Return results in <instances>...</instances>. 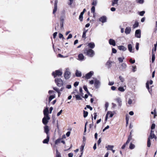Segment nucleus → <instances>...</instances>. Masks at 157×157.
<instances>
[{
	"mask_svg": "<svg viewBox=\"0 0 157 157\" xmlns=\"http://www.w3.org/2000/svg\"><path fill=\"white\" fill-rule=\"evenodd\" d=\"M84 53L90 57H93L95 54L94 51L91 49H85L84 51Z\"/></svg>",
	"mask_w": 157,
	"mask_h": 157,
	"instance_id": "1",
	"label": "nucleus"
},
{
	"mask_svg": "<svg viewBox=\"0 0 157 157\" xmlns=\"http://www.w3.org/2000/svg\"><path fill=\"white\" fill-rule=\"evenodd\" d=\"M55 82L57 86H58L60 87L63 85V82L60 78H56L55 79Z\"/></svg>",
	"mask_w": 157,
	"mask_h": 157,
	"instance_id": "2",
	"label": "nucleus"
},
{
	"mask_svg": "<svg viewBox=\"0 0 157 157\" xmlns=\"http://www.w3.org/2000/svg\"><path fill=\"white\" fill-rule=\"evenodd\" d=\"M62 74V72L60 70H56L55 72H53L52 73V75L55 78L57 76H61Z\"/></svg>",
	"mask_w": 157,
	"mask_h": 157,
	"instance_id": "3",
	"label": "nucleus"
},
{
	"mask_svg": "<svg viewBox=\"0 0 157 157\" xmlns=\"http://www.w3.org/2000/svg\"><path fill=\"white\" fill-rule=\"evenodd\" d=\"M153 83V81L151 80L150 81H147L146 83V87L148 89L149 92L150 93L151 91V90L150 89V88L149 87V84L151 85Z\"/></svg>",
	"mask_w": 157,
	"mask_h": 157,
	"instance_id": "4",
	"label": "nucleus"
},
{
	"mask_svg": "<svg viewBox=\"0 0 157 157\" xmlns=\"http://www.w3.org/2000/svg\"><path fill=\"white\" fill-rule=\"evenodd\" d=\"M70 72L67 69L64 74V76L66 79H68L70 77Z\"/></svg>",
	"mask_w": 157,
	"mask_h": 157,
	"instance_id": "5",
	"label": "nucleus"
},
{
	"mask_svg": "<svg viewBox=\"0 0 157 157\" xmlns=\"http://www.w3.org/2000/svg\"><path fill=\"white\" fill-rule=\"evenodd\" d=\"M113 114L112 113L111 111H108L106 115L105 120V122L107 121L108 117H113Z\"/></svg>",
	"mask_w": 157,
	"mask_h": 157,
	"instance_id": "6",
	"label": "nucleus"
},
{
	"mask_svg": "<svg viewBox=\"0 0 157 157\" xmlns=\"http://www.w3.org/2000/svg\"><path fill=\"white\" fill-rule=\"evenodd\" d=\"M100 85V82L97 79H94V86L96 88H99Z\"/></svg>",
	"mask_w": 157,
	"mask_h": 157,
	"instance_id": "7",
	"label": "nucleus"
},
{
	"mask_svg": "<svg viewBox=\"0 0 157 157\" xmlns=\"http://www.w3.org/2000/svg\"><path fill=\"white\" fill-rule=\"evenodd\" d=\"M94 72L93 71H90L89 73L86 74L85 77L87 79L90 78L93 75Z\"/></svg>",
	"mask_w": 157,
	"mask_h": 157,
	"instance_id": "8",
	"label": "nucleus"
},
{
	"mask_svg": "<svg viewBox=\"0 0 157 157\" xmlns=\"http://www.w3.org/2000/svg\"><path fill=\"white\" fill-rule=\"evenodd\" d=\"M135 36L138 38L141 37V30L140 29L136 30L135 32Z\"/></svg>",
	"mask_w": 157,
	"mask_h": 157,
	"instance_id": "9",
	"label": "nucleus"
},
{
	"mask_svg": "<svg viewBox=\"0 0 157 157\" xmlns=\"http://www.w3.org/2000/svg\"><path fill=\"white\" fill-rule=\"evenodd\" d=\"M43 112L44 116H46L48 119H50V118L49 117L48 115V108H46L44 110Z\"/></svg>",
	"mask_w": 157,
	"mask_h": 157,
	"instance_id": "10",
	"label": "nucleus"
},
{
	"mask_svg": "<svg viewBox=\"0 0 157 157\" xmlns=\"http://www.w3.org/2000/svg\"><path fill=\"white\" fill-rule=\"evenodd\" d=\"M154 132L152 130H151V132L150 136H149L148 138L150 139H152L153 138L156 139V137L154 134Z\"/></svg>",
	"mask_w": 157,
	"mask_h": 157,
	"instance_id": "11",
	"label": "nucleus"
},
{
	"mask_svg": "<svg viewBox=\"0 0 157 157\" xmlns=\"http://www.w3.org/2000/svg\"><path fill=\"white\" fill-rule=\"evenodd\" d=\"M106 17L105 16H103L100 17L99 19V21L103 23L105 22L106 21Z\"/></svg>",
	"mask_w": 157,
	"mask_h": 157,
	"instance_id": "12",
	"label": "nucleus"
},
{
	"mask_svg": "<svg viewBox=\"0 0 157 157\" xmlns=\"http://www.w3.org/2000/svg\"><path fill=\"white\" fill-rule=\"evenodd\" d=\"M109 43L110 45H112L113 46H115L116 45L115 41L112 39H109Z\"/></svg>",
	"mask_w": 157,
	"mask_h": 157,
	"instance_id": "13",
	"label": "nucleus"
},
{
	"mask_svg": "<svg viewBox=\"0 0 157 157\" xmlns=\"http://www.w3.org/2000/svg\"><path fill=\"white\" fill-rule=\"evenodd\" d=\"M86 11V10L85 9H84L83 10L82 12L81 13L79 16V19L81 21H82L83 19V15L85 13Z\"/></svg>",
	"mask_w": 157,
	"mask_h": 157,
	"instance_id": "14",
	"label": "nucleus"
},
{
	"mask_svg": "<svg viewBox=\"0 0 157 157\" xmlns=\"http://www.w3.org/2000/svg\"><path fill=\"white\" fill-rule=\"evenodd\" d=\"M49 119H48L46 116H44L42 119L43 123L45 125L47 124L48 122V120Z\"/></svg>",
	"mask_w": 157,
	"mask_h": 157,
	"instance_id": "15",
	"label": "nucleus"
},
{
	"mask_svg": "<svg viewBox=\"0 0 157 157\" xmlns=\"http://www.w3.org/2000/svg\"><path fill=\"white\" fill-rule=\"evenodd\" d=\"M78 59L80 61H82L84 59V56L82 54H80L78 55Z\"/></svg>",
	"mask_w": 157,
	"mask_h": 157,
	"instance_id": "16",
	"label": "nucleus"
},
{
	"mask_svg": "<svg viewBox=\"0 0 157 157\" xmlns=\"http://www.w3.org/2000/svg\"><path fill=\"white\" fill-rule=\"evenodd\" d=\"M88 46L89 48L91 49H93L94 48L95 45L94 43L90 42L88 44Z\"/></svg>",
	"mask_w": 157,
	"mask_h": 157,
	"instance_id": "17",
	"label": "nucleus"
},
{
	"mask_svg": "<svg viewBox=\"0 0 157 157\" xmlns=\"http://www.w3.org/2000/svg\"><path fill=\"white\" fill-rule=\"evenodd\" d=\"M115 100L118 103L119 106H121L122 105V101L121 98H116Z\"/></svg>",
	"mask_w": 157,
	"mask_h": 157,
	"instance_id": "18",
	"label": "nucleus"
},
{
	"mask_svg": "<svg viewBox=\"0 0 157 157\" xmlns=\"http://www.w3.org/2000/svg\"><path fill=\"white\" fill-rule=\"evenodd\" d=\"M126 67L127 65L125 63H122L119 68L121 70H123L125 69L126 68Z\"/></svg>",
	"mask_w": 157,
	"mask_h": 157,
	"instance_id": "19",
	"label": "nucleus"
},
{
	"mask_svg": "<svg viewBox=\"0 0 157 157\" xmlns=\"http://www.w3.org/2000/svg\"><path fill=\"white\" fill-rule=\"evenodd\" d=\"M118 48L119 50L123 51H125L127 50V48L122 45L118 46Z\"/></svg>",
	"mask_w": 157,
	"mask_h": 157,
	"instance_id": "20",
	"label": "nucleus"
},
{
	"mask_svg": "<svg viewBox=\"0 0 157 157\" xmlns=\"http://www.w3.org/2000/svg\"><path fill=\"white\" fill-rule=\"evenodd\" d=\"M49 140V135H47V138L44 139L43 141L44 144H48Z\"/></svg>",
	"mask_w": 157,
	"mask_h": 157,
	"instance_id": "21",
	"label": "nucleus"
},
{
	"mask_svg": "<svg viewBox=\"0 0 157 157\" xmlns=\"http://www.w3.org/2000/svg\"><path fill=\"white\" fill-rule=\"evenodd\" d=\"M131 31V29L130 27H127L125 29V33L126 34H129L130 33Z\"/></svg>",
	"mask_w": 157,
	"mask_h": 157,
	"instance_id": "22",
	"label": "nucleus"
},
{
	"mask_svg": "<svg viewBox=\"0 0 157 157\" xmlns=\"http://www.w3.org/2000/svg\"><path fill=\"white\" fill-rule=\"evenodd\" d=\"M75 75L77 77H80L82 76V73L81 71L77 70L76 71Z\"/></svg>",
	"mask_w": 157,
	"mask_h": 157,
	"instance_id": "23",
	"label": "nucleus"
},
{
	"mask_svg": "<svg viewBox=\"0 0 157 157\" xmlns=\"http://www.w3.org/2000/svg\"><path fill=\"white\" fill-rule=\"evenodd\" d=\"M44 130L45 132L46 133L47 135L48 134V132L49 129L48 126L46 125L44 127Z\"/></svg>",
	"mask_w": 157,
	"mask_h": 157,
	"instance_id": "24",
	"label": "nucleus"
},
{
	"mask_svg": "<svg viewBox=\"0 0 157 157\" xmlns=\"http://www.w3.org/2000/svg\"><path fill=\"white\" fill-rule=\"evenodd\" d=\"M114 147L113 145H108L105 147L107 150H111Z\"/></svg>",
	"mask_w": 157,
	"mask_h": 157,
	"instance_id": "25",
	"label": "nucleus"
},
{
	"mask_svg": "<svg viewBox=\"0 0 157 157\" xmlns=\"http://www.w3.org/2000/svg\"><path fill=\"white\" fill-rule=\"evenodd\" d=\"M128 50L131 52H132V44H129L128 45Z\"/></svg>",
	"mask_w": 157,
	"mask_h": 157,
	"instance_id": "26",
	"label": "nucleus"
},
{
	"mask_svg": "<svg viewBox=\"0 0 157 157\" xmlns=\"http://www.w3.org/2000/svg\"><path fill=\"white\" fill-rule=\"evenodd\" d=\"M131 132L130 135L128 136V139L126 142V144H128V143H129L130 141L131 140L132 136L131 135Z\"/></svg>",
	"mask_w": 157,
	"mask_h": 157,
	"instance_id": "27",
	"label": "nucleus"
},
{
	"mask_svg": "<svg viewBox=\"0 0 157 157\" xmlns=\"http://www.w3.org/2000/svg\"><path fill=\"white\" fill-rule=\"evenodd\" d=\"M155 53H154L153 52V50L152 52V59H151V61L152 62V63H153L155 60Z\"/></svg>",
	"mask_w": 157,
	"mask_h": 157,
	"instance_id": "28",
	"label": "nucleus"
},
{
	"mask_svg": "<svg viewBox=\"0 0 157 157\" xmlns=\"http://www.w3.org/2000/svg\"><path fill=\"white\" fill-rule=\"evenodd\" d=\"M118 90L121 92H124L125 90V89L123 87L120 86L118 88Z\"/></svg>",
	"mask_w": 157,
	"mask_h": 157,
	"instance_id": "29",
	"label": "nucleus"
},
{
	"mask_svg": "<svg viewBox=\"0 0 157 157\" xmlns=\"http://www.w3.org/2000/svg\"><path fill=\"white\" fill-rule=\"evenodd\" d=\"M136 2L137 3L143 4L144 2V0H136Z\"/></svg>",
	"mask_w": 157,
	"mask_h": 157,
	"instance_id": "30",
	"label": "nucleus"
},
{
	"mask_svg": "<svg viewBox=\"0 0 157 157\" xmlns=\"http://www.w3.org/2000/svg\"><path fill=\"white\" fill-rule=\"evenodd\" d=\"M83 88L86 91L87 93L88 94L91 95V94H90V92H89V91H88V89H87V87L86 86H83Z\"/></svg>",
	"mask_w": 157,
	"mask_h": 157,
	"instance_id": "31",
	"label": "nucleus"
},
{
	"mask_svg": "<svg viewBox=\"0 0 157 157\" xmlns=\"http://www.w3.org/2000/svg\"><path fill=\"white\" fill-rule=\"evenodd\" d=\"M91 12L92 13H94H94H95V7L94 6H93L91 9Z\"/></svg>",
	"mask_w": 157,
	"mask_h": 157,
	"instance_id": "32",
	"label": "nucleus"
},
{
	"mask_svg": "<svg viewBox=\"0 0 157 157\" xmlns=\"http://www.w3.org/2000/svg\"><path fill=\"white\" fill-rule=\"evenodd\" d=\"M84 145H82L80 148V151L81 152V155H82V154L83 153V150L84 149Z\"/></svg>",
	"mask_w": 157,
	"mask_h": 157,
	"instance_id": "33",
	"label": "nucleus"
},
{
	"mask_svg": "<svg viewBox=\"0 0 157 157\" xmlns=\"http://www.w3.org/2000/svg\"><path fill=\"white\" fill-rule=\"evenodd\" d=\"M55 98V94L54 95L50 96L49 98V102H50L54 98Z\"/></svg>",
	"mask_w": 157,
	"mask_h": 157,
	"instance_id": "34",
	"label": "nucleus"
},
{
	"mask_svg": "<svg viewBox=\"0 0 157 157\" xmlns=\"http://www.w3.org/2000/svg\"><path fill=\"white\" fill-rule=\"evenodd\" d=\"M151 145V143L150 139L149 138H148L147 141V146L148 147H150Z\"/></svg>",
	"mask_w": 157,
	"mask_h": 157,
	"instance_id": "35",
	"label": "nucleus"
},
{
	"mask_svg": "<svg viewBox=\"0 0 157 157\" xmlns=\"http://www.w3.org/2000/svg\"><path fill=\"white\" fill-rule=\"evenodd\" d=\"M139 25V23L137 21H135L134 24L133 25V27L134 28L137 27Z\"/></svg>",
	"mask_w": 157,
	"mask_h": 157,
	"instance_id": "36",
	"label": "nucleus"
},
{
	"mask_svg": "<svg viewBox=\"0 0 157 157\" xmlns=\"http://www.w3.org/2000/svg\"><path fill=\"white\" fill-rule=\"evenodd\" d=\"M151 113L152 114H154V118H155V117L156 116H157L156 111V109H155L153 112V111L151 112Z\"/></svg>",
	"mask_w": 157,
	"mask_h": 157,
	"instance_id": "37",
	"label": "nucleus"
},
{
	"mask_svg": "<svg viewBox=\"0 0 157 157\" xmlns=\"http://www.w3.org/2000/svg\"><path fill=\"white\" fill-rule=\"evenodd\" d=\"M112 62L110 61H108L106 63V65L108 66L109 68H110L111 67Z\"/></svg>",
	"mask_w": 157,
	"mask_h": 157,
	"instance_id": "38",
	"label": "nucleus"
},
{
	"mask_svg": "<svg viewBox=\"0 0 157 157\" xmlns=\"http://www.w3.org/2000/svg\"><path fill=\"white\" fill-rule=\"evenodd\" d=\"M133 100L131 98H129L128 99V104L129 105H130L132 104Z\"/></svg>",
	"mask_w": 157,
	"mask_h": 157,
	"instance_id": "39",
	"label": "nucleus"
},
{
	"mask_svg": "<svg viewBox=\"0 0 157 157\" xmlns=\"http://www.w3.org/2000/svg\"><path fill=\"white\" fill-rule=\"evenodd\" d=\"M97 3V0H93L92 4L94 6H96Z\"/></svg>",
	"mask_w": 157,
	"mask_h": 157,
	"instance_id": "40",
	"label": "nucleus"
},
{
	"mask_svg": "<svg viewBox=\"0 0 157 157\" xmlns=\"http://www.w3.org/2000/svg\"><path fill=\"white\" fill-rule=\"evenodd\" d=\"M135 147V145L133 144H132V143H131L129 147V148L131 149H134Z\"/></svg>",
	"mask_w": 157,
	"mask_h": 157,
	"instance_id": "41",
	"label": "nucleus"
},
{
	"mask_svg": "<svg viewBox=\"0 0 157 157\" xmlns=\"http://www.w3.org/2000/svg\"><path fill=\"white\" fill-rule=\"evenodd\" d=\"M124 59V57H119L118 58V60L120 63L123 62Z\"/></svg>",
	"mask_w": 157,
	"mask_h": 157,
	"instance_id": "42",
	"label": "nucleus"
},
{
	"mask_svg": "<svg viewBox=\"0 0 157 157\" xmlns=\"http://www.w3.org/2000/svg\"><path fill=\"white\" fill-rule=\"evenodd\" d=\"M75 97L77 100H79L82 99L80 96L79 94L75 95Z\"/></svg>",
	"mask_w": 157,
	"mask_h": 157,
	"instance_id": "43",
	"label": "nucleus"
},
{
	"mask_svg": "<svg viewBox=\"0 0 157 157\" xmlns=\"http://www.w3.org/2000/svg\"><path fill=\"white\" fill-rule=\"evenodd\" d=\"M118 0H113L112 1V5L113 6L115 4H117Z\"/></svg>",
	"mask_w": 157,
	"mask_h": 157,
	"instance_id": "44",
	"label": "nucleus"
},
{
	"mask_svg": "<svg viewBox=\"0 0 157 157\" xmlns=\"http://www.w3.org/2000/svg\"><path fill=\"white\" fill-rule=\"evenodd\" d=\"M136 69V66H132V70L133 72H135Z\"/></svg>",
	"mask_w": 157,
	"mask_h": 157,
	"instance_id": "45",
	"label": "nucleus"
},
{
	"mask_svg": "<svg viewBox=\"0 0 157 157\" xmlns=\"http://www.w3.org/2000/svg\"><path fill=\"white\" fill-rule=\"evenodd\" d=\"M88 112L87 111H84V117L85 118L88 115Z\"/></svg>",
	"mask_w": 157,
	"mask_h": 157,
	"instance_id": "46",
	"label": "nucleus"
},
{
	"mask_svg": "<svg viewBox=\"0 0 157 157\" xmlns=\"http://www.w3.org/2000/svg\"><path fill=\"white\" fill-rule=\"evenodd\" d=\"M69 2L68 3V5L71 6L73 4L74 0H69Z\"/></svg>",
	"mask_w": 157,
	"mask_h": 157,
	"instance_id": "47",
	"label": "nucleus"
},
{
	"mask_svg": "<svg viewBox=\"0 0 157 157\" xmlns=\"http://www.w3.org/2000/svg\"><path fill=\"white\" fill-rule=\"evenodd\" d=\"M87 31H84L83 33V34L82 37L83 38H86V33Z\"/></svg>",
	"mask_w": 157,
	"mask_h": 157,
	"instance_id": "48",
	"label": "nucleus"
},
{
	"mask_svg": "<svg viewBox=\"0 0 157 157\" xmlns=\"http://www.w3.org/2000/svg\"><path fill=\"white\" fill-rule=\"evenodd\" d=\"M59 37L60 38H62L63 40L64 39V37H63V35L61 33H59Z\"/></svg>",
	"mask_w": 157,
	"mask_h": 157,
	"instance_id": "49",
	"label": "nucleus"
},
{
	"mask_svg": "<svg viewBox=\"0 0 157 157\" xmlns=\"http://www.w3.org/2000/svg\"><path fill=\"white\" fill-rule=\"evenodd\" d=\"M57 10V6H54V8L53 10V13L54 14L56 11Z\"/></svg>",
	"mask_w": 157,
	"mask_h": 157,
	"instance_id": "50",
	"label": "nucleus"
},
{
	"mask_svg": "<svg viewBox=\"0 0 157 157\" xmlns=\"http://www.w3.org/2000/svg\"><path fill=\"white\" fill-rule=\"evenodd\" d=\"M119 78L122 82H124V78H123L122 76H120L119 77Z\"/></svg>",
	"mask_w": 157,
	"mask_h": 157,
	"instance_id": "51",
	"label": "nucleus"
},
{
	"mask_svg": "<svg viewBox=\"0 0 157 157\" xmlns=\"http://www.w3.org/2000/svg\"><path fill=\"white\" fill-rule=\"evenodd\" d=\"M145 13L144 11H142L140 12L139 14L141 16H143Z\"/></svg>",
	"mask_w": 157,
	"mask_h": 157,
	"instance_id": "52",
	"label": "nucleus"
},
{
	"mask_svg": "<svg viewBox=\"0 0 157 157\" xmlns=\"http://www.w3.org/2000/svg\"><path fill=\"white\" fill-rule=\"evenodd\" d=\"M139 44L138 43H137L136 44V48L137 50H138L139 49Z\"/></svg>",
	"mask_w": 157,
	"mask_h": 157,
	"instance_id": "53",
	"label": "nucleus"
},
{
	"mask_svg": "<svg viewBox=\"0 0 157 157\" xmlns=\"http://www.w3.org/2000/svg\"><path fill=\"white\" fill-rule=\"evenodd\" d=\"M105 107H106L105 110H106L109 106V103L108 102H106L105 104Z\"/></svg>",
	"mask_w": 157,
	"mask_h": 157,
	"instance_id": "54",
	"label": "nucleus"
},
{
	"mask_svg": "<svg viewBox=\"0 0 157 157\" xmlns=\"http://www.w3.org/2000/svg\"><path fill=\"white\" fill-rule=\"evenodd\" d=\"M112 52L113 53H115L117 52V50L114 48H113L112 49Z\"/></svg>",
	"mask_w": 157,
	"mask_h": 157,
	"instance_id": "55",
	"label": "nucleus"
},
{
	"mask_svg": "<svg viewBox=\"0 0 157 157\" xmlns=\"http://www.w3.org/2000/svg\"><path fill=\"white\" fill-rule=\"evenodd\" d=\"M155 127V124H153L151 126V129L152 130L154 129Z\"/></svg>",
	"mask_w": 157,
	"mask_h": 157,
	"instance_id": "56",
	"label": "nucleus"
},
{
	"mask_svg": "<svg viewBox=\"0 0 157 157\" xmlns=\"http://www.w3.org/2000/svg\"><path fill=\"white\" fill-rule=\"evenodd\" d=\"M114 82L113 81L112 82H109L108 83V85H109L112 86L114 84Z\"/></svg>",
	"mask_w": 157,
	"mask_h": 157,
	"instance_id": "57",
	"label": "nucleus"
},
{
	"mask_svg": "<svg viewBox=\"0 0 157 157\" xmlns=\"http://www.w3.org/2000/svg\"><path fill=\"white\" fill-rule=\"evenodd\" d=\"M71 85H67L66 86V88L68 89H71Z\"/></svg>",
	"mask_w": 157,
	"mask_h": 157,
	"instance_id": "58",
	"label": "nucleus"
},
{
	"mask_svg": "<svg viewBox=\"0 0 157 157\" xmlns=\"http://www.w3.org/2000/svg\"><path fill=\"white\" fill-rule=\"evenodd\" d=\"M60 142V139H57V140L55 142V144H57L59 143Z\"/></svg>",
	"mask_w": 157,
	"mask_h": 157,
	"instance_id": "59",
	"label": "nucleus"
},
{
	"mask_svg": "<svg viewBox=\"0 0 157 157\" xmlns=\"http://www.w3.org/2000/svg\"><path fill=\"white\" fill-rule=\"evenodd\" d=\"M72 37V34H69L68 36L67 37V39L68 40L70 38H71Z\"/></svg>",
	"mask_w": 157,
	"mask_h": 157,
	"instance_id": "60",
	"label": "nucleus"
},
{
	"mask_svg": "<svg viewBox=\"0 0 157 157\" xmlns=\"http://www.w3.org/2000/svg\"><path fill=\"white\" fill-rule=\"evenodd\" d=\"M129 61L131 63H135V60H132V59H130L129 60Z\"/></svg>",
	"mask_w": 157,
	"mask_h": 157,
	"instance_id": "61",
	"label": "nucleus"
},
{
	"mask_svg": "<svg viewBox=\"0 0 157 157\" xmlns=\"http://www.w3.org/2000/svg\"><path fill=\"white\" fill-rule=\"evenodd\" d=\"M78 84L79 82H76L74 83V85L75 87H76L78 85Z\"/></svg>",
	"mask_w": 157,
	"mask_h": 157,
	"instance_id": "62",
	"label": "nucleus"
},
{
	"mask_svg": "<svg viewBox=\"0 0 157 157\" xmlns=\"http://www.w3.org/2000/svg\"><path fill=\"white\" fill-rule=\"evenodd\" d=\"M94 80H91L90 81L89 83L90 84L92 85L93 84H94Z\"/></svg>",
	"mask_w": 157,
	"mask_h": 157,
	"instance_id": "63",
	"label": "nucleus"
},
{
	"mask_svg": "<svg viewBox=\"0 0 157 157\" xmlns=\"http://www.w3.org/2000/svg\"><path fill=\"white\" fill-rule=\"evenodd\" d=\"M57 34V32H56L53 33V37L54 38H55L56 37Z\"/></svg>",
	"mask_w": 157,
	"mask_h": 157,
	"instance_id": "64",
	"label": "nucleus"
}]
</instances>
